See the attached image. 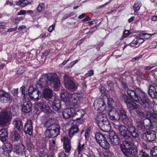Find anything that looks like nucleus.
Segmentation results:
<instances>
[{
    "label": "nucleus",
    "mask_w": 157,
    "mask_h": 157,
    "mask_svg": "<svg viewBox=\"0 0 157 157\" xmlns=\"http://www.w3.org/2000/svg\"><path fill=\"white\" fill-rule=\"evenodd\" d=\"M108 120L106 115L102 113H99L96 117V122L98 125L101 123H103Z\"/></svg>",
    "instance_id": "nucleus-20"
},
{
    "label": "nucleus",
    "mask_w": 157,
    "mask_h": 157,
    "mask_svg": "<svg viewBox=\"0 0 157 157\" xmlns=\"http://www.w3.org/2000/svg\"><path fill=\"white\" fill-rule=\"evenodd\" d=\"M60 132V126L57 124L52 125L46 129L45 132L47 136L50 138L56 137Z\"/></svg>",
    "instance_id": "nucleus-3"
},
{
    "label": "nucleus",
    "mask_w": 157,
    "mask_h": 157,
    "mask_svg": "<svg viewBox=\"0 0 157 157\" xmlns=\"http://www.w3.org/2000/svg\"><path fill=\"white\" fill-rule=\"evenodd\" d=\"M72 94L65 89L61 90L60 93V97L62 100L66 102L70 101L72 97Z\"/></svg>",
    "instance_id": "nucleus-13"
},
{
    "label": "nucleus",
    "mask_w": 157,
    "mask_h": 157,
    "mask_svg": "<svg viewBox=\"0 0 157 157\" xmlns=\"http://www.w3.org/2000/svg\"><path fill=\"white\" fill-rule=\"evenodd\" d=\"M58 157H67V156L64 152H62L59 153Z\"/></svg>",
    "instance_id": "nucleus-64"
},
{
    "label": "nucleus",
    "mask_w": 157,
    "mask_h": 157,
    "mask_svg": "<svg viewBox=\"0 0 157 157\" xmlns=\"http://www.w3.org/2000/svg\"><path fill=\"white\" fill-rule=\"evenodd\" d=\"M79 131V128L77 125H72L70 128L69 132V136L72 137L74 135L77 133Z\"/></svg>",
    "instance_id": "nucleus-31"
},
{
    "label": "nucleus",
    "mask_w": 157,
    "mask_h": 157,
    "mask_svg": "<svg viewBox=\"0 0 157 157\" xmlns=\"http://www.w3.org/2000/svg\"><path fill=\"white\" fill-rule=\"evenodd\" d=\"M44 119L45 120L43 122L44 125L46 127H47L48 128L52 125L56 124H54L55 121V119L53 117H49L48 119L44 117Z\"/></svg>",
    "instance_id": "nucleus-30"
},
{
    "label": "nucleus",
    "mask_w": 157,
    "mask_h": 157,
    "mask_svg": "<svg viewBox=\"0 0 157 157\" xmlns=\"http://www.w3.org/2000/svg\"><path fill=\"white\" fill-rule=\"evenodd\" d=\"M72 101L74 104V106L77 105V104L80 103V101L82 99V96L79 94L75 93L72 95Z\"/></svg>",
    "instance_id": "nucleus-29"
},
{
    "label": "nucleus",
    "mask_w": 157,
    "mask_h": 157,
    "mask_svg": "<svg viewBox=\"0 0 157 157\" xmlns=\"http://www.w3.org/2000/svg\"><path fill=\"white\" fill-rule=\"evenodd\" d=\"M75 109L73 107H68L65 109L62 112L63 117L67 119L70 117H73Z\"/></svg>",
    "instance_id": "nucleus-12"
},
{
    "label": "nucleus",
    "mask_w": 157,
    "mask_h": 157,
    "mask_svg": "<svg viewBox=\"0 0 157 157\" xmlns=\"http://www.w3.org/2000/svg\"><path fill=\"white\" fill-rule=\"evenodd\" d=\"M156 120H155V119H152L151 117V113L150 115V119H144L143 123L144 124V128L146 129H149L151 128L152 127L151 122L154 121L156 122Z\"/></svg>",
    "instance_id": "nucleus-23"
},
{
    "label": "nucleus",
    "mask_w": 157,
    "mask_h": 157,
    "mask_svg": "<svg viewBox=\"0 0 157 157\" xmlns=\"http://www.w3.org/2000/svg\"><path fill=\"white\" fill-rule=\"evenodd\" d=\"M95 138L97 142L99 143L105 139L104 136L100 133H97L95 134Z\"/></svg>",
    "instance_id": "nucleus-45"
},
{
    "label": "nucleus",
    "mask_w": 157,
    "mask_h": 157,
    "mask_svg": "<svg viewBox=\"0 0 157 157\" xmlns=\"http://www.w3.org/2000/svg\"><path fill=\"white\" fill-rule=\"evenodd\" d=\"M15 128L18 131H21L23 129V126L22 120L21 119H16L13 121Z\"/></svg>",
    "instance_id": "nucleus-28"
},
{
    "label": "nucleus",
    "mask_w": 157,
    "mask_h": 157,
    "mask_svg": "<svg viewBox=\"0 0 157 157\" xmlns=\"http://www.w3.org/2000/svg\"><path fill=\"white\" fill-rule=\"evenodd\" d=\"M24 130L25 133L28 134L29 135L32 134L33 128L32 121L31 120H28L27 122L25 123Z\"/></svg>",
    "instance_id": "nucleus-14"
},
{
    "label": "nucleus",
    "mask_w": 157,
    "mask_h": 157,
    "mask_svg": "<svg viewBox=\"0 0 157 157\" xmlns=\"http://www.w3.org/2000/svg\"><path fill=\"white\" fill-rule=\"evenodd\" d=\"M144 41V39H140L139 36H138L135 38L129 44L131 46L137 47Z\"/></svg>",
    "instance_id": "nucleus-22"
},
{
    "label": "nucleus",
    "mask_w": 157,
    "mask_h": 157,
    "mask_svg": "<svg viewBox=\"0 0 157 157\" xmlns=\"http://www.w3.org/2000/svg\"><path fill=\"white\" fill-rule=\"evenodd\" d=\"M37 105L41 111L47 113L49 112L50 108L49 106L45 103L42 101H39Z\"/></svg>",
    "instance_id": "nucleus-18"
},
{
    "label": "nucleus",
    "mask_w": 157,
    "mask_h": 157,
    "mask_svg": "<svg viewBox=\"0 0 157 157\" xmlns=\"http://www.w3.org/2000/svg\"><path fill=\"white\" fill-rule=\"evenodd\" d=\"M120 100L124 102L126 104L129 101H131V99L128 97V96L125 94H122L120 97Z\"/></svg>",
    "instance_id": "nucleus-37"
},
{
    "label": "nucleus",
    "mask_w": 157,
    "mask_h": 157,
    "mask_svg": "<svg viewBox=\"0 0 157 157\" xmlns=\"http://www.w3.org/2000/svg\"><path fill=\"white\" fill-rule=\"evenodd\" d=\"M108 89L111 90H113V85L111 81L108 82Z\"/></svg>",
    "instance_id": "nucleus-56"
},
{
    "label": "nucleus",
    "mask_w": 157,
    "mask_h": 157,
    "mask_svg": "<svg viewBox=\"0 0 157 157\" xmlns=\"http://www.w3.org/2000/svg\"><path fill=\"white\" fill-rule=\"evenodd\" d=\"M109 139L111 143L113 145H117L121 143V140L117 134L113 131L109 133Z\"/></svg>",
    "instance_id": "nucleus-10"
},
{
    "label": "nucleus",
    "mask_w": 157,
    "mask_h": 157,
    "mask_svg": "<svg viewBox=\"0 0 157 157\" xmlns=\"http://www.w3.org/2000/svg\"><path fill=\"white\" fill-rule=\"evenodd\" d=\"M121 84L122 85V87L126 91L128 96L132 99L136 100V99H137V98L135 95H138V94L140 92V89L138 88H136L134 90H132L128 88V86L125 82H123Z\"/></svg>",
    "instance_id": "nucleus-6"
},
{
    "label": "nucleus",
    "mask_w": 157,
    "mask_h": 157,
    "mask_svg": "<svg viewBox=\"0 0 157 157\" xmlns=\"http://www.w3.org/2000/svg\"><path fill=\"white\" fill-rule=\"evenodd\" d=\"M98 126L102 131L105 132H109L111 129L110 124L108 120L101 123Z\"/></svg>",
    "instance_id": "nucleus-19"
},
{
    "label": "nucleus",
    "mask_w": 157,
    "mask_h": 157,
    "mask_svg": "<svg viewBox=\"0 0 157 157\" xmlns=\"http://www.w3.org/2000/svg\"><path fill=\"white\" fill-rule=\"evenodd\" d=\"M25 71L24 68L23 67H21L18 70L17 74L18 75H20L22 74Z\"/></svg>",
    "instance_id": "nucleus-59"
},
{
    "label": "nucleus",
    "mask_w": 157,
    "mask_h": 157,
    "mask_svg": "<svg viewBox=\"0 0 157 157\" xmlns=\"http://www.w3.org/2000/svg\"><path fill=\"white\" fill-rule=\"evenodd\" d=\"M0 98V101L2 103H6L10 102L12 100L10 94L4 91Z\"/></svg>",
    "instance_id": "nucleus-24"
},
{
    "label": "nucleus",
    "mask_w": 157,
    "mask_h": 157,
    "mask_svg": "<svg viewBox=\"0 0 157 157\" xmlns=\"http://www.w3.org/2000/svg\"><path fill=\"white\" fill-rule=\"evenodd\" d=\"M121 135L125 139L131 140L132 139L131 137L128 134L127 127L122 125L119 130Z\"/></svg>",
    "instance_id": "nucleus-15"
},
{
    "label": "nucleus",
    "mask_w": 157,
    "mask_h": 157,
    "mask_svg": "<svg viewBox=\"0 0 157 157\" xmlns=\"http://www.w3.org/2000/svg\"><path fill=\"white\" fill-rule=\"evenodd\" d=\"M99 144L104 149L108 150L109 148V144L105 139L103 140Z\"/></svg>",
    "instance_id": "nucleus-40"
},
{
    "label": "nucleus",
    "mask_w": 157,
    "mask_h": 157,
    "mask_svg": "<svg viewBox=\"0 0 157 157\" xmlns=\"http://www.w3.org/2000/svg\"><path fill=\"white\" fill-rule=\"evenodd\" d=\"M128 157H130V155H131L132 156H135L138 153V149L135 146H132L131 148L128 151Z\"/></svg>",
    "instance_id": "nucleus-38"
},
{
    "label": "nucleus",
    "mask_w": 157,
    "mask_h": 157,
    "mask_svg": "<svg viewBox=\"0 0 157 157\" xmlns=\"http://www.w3.org/2000/svg\"><path fill=\"white\" fill-rule=\"evenodd\" d=\"M26 145L27 147V149L29 151L31 152L32 150L34 149V146L30 141H27L26 143Z\"/></svg>",
    "instance_id": "nucleus-46"
},
{
    "label": "nucleus",
    "mask_w": 157,
    "mask_h": 157,
    "mask_svg": "<svg viewBox=\"0 0 157 157\" xmlns=\"http://www.w3.org/2000/svg\"><path fill=\"white\" fill-rule=\"evenodd\" d=\"M11 109L7 108L0 112V125H5L9 121L12 115Z\"/></svg>",
    "instance_id": "nucleus-5"
},
{
    "label": "nucleus",
    "mask_w": 157,
    "mask_h": 157,
    "mask_svg": "<svg viewBox=\"0 0 157 157\" xmlns=\"http://www.w3.org/2000/svg\"><path fill=\"white\" fill-rule=\"evenodd\" d=\"M139 155L140 157H150L144 150L140 151Z\"/></svg>",
    "instance_id": "nucleus-52"
},
{
    "label": "nucleus",
    "mask_w": 157,
    "mask_h": 157,
    "mask_svg": "<svg viewBox=\"0 0 157 157\" xmlns=\"http://www.w3.org/2000/svg\"><path fill=\"white\" fill-rule=\"evenodd\" d=\"M29 96L33 100L37 101L41 98V93L40 90H36L34 92L29 94Z\"/></svg>",
    "instance_id": "nucleus-21"
},
{
    "label": "nucleus",
    "mask_w": 157,
    "mask_h": 157,
    "mask_svg": "<svg viewBox=\"0 0 157 157\" xmlns=\"http://www.w3.org/2000/svg\"><path fill=\"white\" fill-rule=\"evenodd\" d=\"M140 92L137 95H135L136 97V100L132 99L136 102L140 103L144 107L148 108L150 104L151 101L150 99L147 97V95L140 89Z\"/></svg>",
    "instance_id": "nucleus-2"
},
{
    "label": "nucleus",
    "mask_w": 157,
    "mask_h": 157,
    "mask_svg": "<svg viewBox=\"0 0 157 157\" xmlns=\"http://www.w3.org/2000/svg\"><path fill=\"white\" fill-rule=\"evenodd\" d=\"M50 148L51 149H54L56 147L55 141L53 140H50Z\"/></svg>",
    "instance_id": "nucleus-51"
},
{
    "label": "nucleus",
    "mask_w": 157,
    "mask_h": 157,
    "mask_svg": "<svg viewBox=\"0 0 157 157\" xmlns=\"http://www.w3.org/2000/svg\"><path fill=\"white\" fill-rule=\"evenodd\" d=\"M85 114V111L82 110H79L76 112H74L73 117H75L76 120L80 119L83 117Z\"/></svg>",
    "instance_id": "nucleus-33"
},
{
    "label": "nucleus",
    "mask_w": 157,
    "mask_h": 157,
    "mask_svg": "<svg viewBox=\"0 0 157 157\" xmlns=\"http://www.w3.org/2000/svg\"><path fill=\"white\" fill-rule=\"evenodd\" d=\"M44 8V5L41 3L39 4L37 8V11L39 12L42 11Z\"/></svg>",
    "instance_id": "nucleus-53"
},
{
    "label": "nucleus",
    "mask_w": 157,
    "mask_h": 157,
    "mask_svg": "<svg viewBox=\"0 0 157 157\" xmlns=\"http://www.w3.org/2000/svg\"><path fill=\"white\" fill-rule=\"evenodd\" d=\"M63 82L66 88L69 90L74 91L77 88V84L74 82L73 78L67 75L63 76Z\"/></svg>",
    "instance_id": "nucleus-4"
},
{
    "label": "nucleus",
    "mask_w": 157,
    "mask_h": 157,
    "mask_svg": "<svg viewBox=\"0 0 157 157\" xmlns=\"http://www.w3.org/2000/svg\"><path fill=\"white\" fill-rule=\"evenodd\" d=\"M109 114L110 116V118L111 120L117 121L120 119V116L118 112L114 109L111 110L109 112Z\"/></svg>",
    "instance_id": "nucleus-27"
},
{
    "label": "nucleus",
    "mask_w": 157,
    "mask_h": 157,
    "mask_svg": "<svg viewBox=\"0 0 157 157\" xmlns=\"http://www.w3.org/2000/svg\"><path fill=\"white\" fill-rule=\"evenodd\" d=\"M113 126V127L116 129H117L119 130L120 128V126L121 125H122V124H116L114 123H113L112 124Z\"/></svg>",
    "instance_id": "nucleus-62"
},
{
    "label": "nucleus",
    "mask_w": 157,
    "mask_h": 157,
    "mask_svg": "<svg viewBox=\"0 0 157 157\" xmlns=\"http://www.w3.org/2000/svg\"><path fill=\"white\" fill-rule=\"evenodd\" d=\"M136 112L137 114H138L141 117H144V113L141 110H136Z\"/></svg>",
    "instance_id": "nucleus-58"
},
{
    "label": "nucleus",
    "mask_w": 157,
    "mask_h": 157,
    "mask_svg": "<svg viewBox=\"0 0 157 157\" xmlns=\"http://www.w3.org/2000/svg\"><path fill=\"white\" fill-rule=\"evenodd\" d=\"M48 103L51 105L53 110L56 111H59L61 108V102L58 98H55L53 102L49 101Z\"/></svg>",
    "instance_id": "nucleus-11"
},
{
    "label": "nucleus",
    "mask_w": 157,
    "mask_h": 157,
    "mask_svg": "<svg viewBox=\"0 0 157 157\" xmlns=\"http://www.w3.org/2000/svg\"><path fill=\"white\" fill-rule=\"evenodd\" d=\"M120 113L122 122L124 124H126L128 121V119L125 112L124 110L121 109L120 110Z\"/></svg>",
    "instance_id": "nucleus-34"
},
{
    "label": "nucleus",
    "mask_w": 157,
    "mask_h": 157,
    "mask_svg": "<svg viewBox=\"0 0 157 157\" xmlns=\"http://www.w3.org/2000/svg\"><path fill=\"white\" fill-rule=\"evenodd\" d=\"M136 127L139 130H141L144 128L143 122L137 121L136 123Z\"/></svg>",
    "instance_id": "nucleus-49"
},
{
    "label": "nucleus",
    "mask_w": 157,
    "mask_h": 157,
    "mask_svg": "<svg viewBox=\"0 0 157 157\" xmlns=\"http://www.w3.org/2000/svg\"><path fill=\"white\" fill-rule=\"evenodd\" d=\"M149 94L151 98L157 99V92H153L152 93Z\"/></svg>",
    "instance_id": "nucleus-57"
},
{
    "label": "nucleus",
    "mask_w": 157,
    "mask_h": 157,
    "mask_svg": "<svg viewBox=\"0 0 157 157\" xmlns=\"http://www.w3.org/2000/svg\"><path fill=\"white\" fill-rule=\"evenodd\" d=\"M39 157H49L47 155L46 152L44 151H40L39 153Z\"/></svg>",
    "instance_id": "nucleus-54"
},
{
    "label": "nucleus",
    "mask_w": 157,
    "mask_h": 157,
    "mask_svg": "<svg viewBox=\"0 0 157 157\" xmlns=\"http://www.w3.org/2000/svg\"><path fill=\"white\" fill-rule=\"evenodd\" d=\"M63 141V148L66 152L68 153L71 150V146L70 141L66 137H64L61 139Z\"/></svg>",
    "instance_id": "nucleus-16"
},
{
    "label": "nucleus",
    "mask_w": 157,
    "mask_h": 157,
    "mask_svg": "<svg viewBox=\"0 0 157 157\" xmlns=\"http://www.w3.org/2000/svg\"><path fill=\"white\" fill-rule=\"evenodd\" d=\"M153 110L154 113H151V117L152 119H157V104H155L153 106Z\"/></svg>",
    "instance_id": "nucleus-42"
},
{
    "label": "nucleus",
    "mask_w": 157,
    "mask_h": 157,
    "mask_svg": "<svg viewBox=\"0 0 157 157\" xmlns=\"http://www.w3.org/2000/svg\"><path fill=\"white\" fill-rule=\"evenodd\" d=\"M8 134L7 130L4 129L0 131V139L2 142L6 141L8 138Z\"/></svg>",
    "instance_id": "nucleus-32"
},
{
    "label": "nucleus",
    "mask_w": 157,
    "mask_h": 157,
    "mask_svg": "<svg viewBox=\"0 0 157 157\" xmlns=\"http://www.w3.org/2000/svg\"><path fill=\"white\" fill-rule=\"evenodd\" d=\"M29 3L27 0H19L16 2V4L18 6H21V7H24L26 6Z\"/></svg>",
    "instance_id": "nucleus-43"
},
{
    "label": "nucleus",
    "mask_w": 157,
    "mask_h": 157,
    "mask_svg": "<svg viewBox=\"0 0 157 157\" xmlns=\"http://www.w3.org/2000/svg\"><path fill=\"white\" fill-rule=\"evenodd\" d=\"M108 104L109 105L111 106L112 105L114 101L113 99L111 97H109L108 98Z\"/></svg>",
    "instance_id": "nucleus-55"
},
{
    "label": "nucleus",
    "mask_w": 157,
    "mask_h": 157,
    "mask_svg": "<svg viewBox=\"0 0 157 157\" xmlns=\"http://www.w3.org/2000/svg\"><path fill=\"white\" fill-rule=\"evenodd\" d=\"M22 110L25 113H29L32 110V106L29 101L23 100V104L21 105Z\"/></svg>",
    "instance_id": "nucleus-17"
},
{
    "label": "nucleus",
    "mask_w": 157,
    "mask_h": 157,
    "mask_svg": "<svg viewBox=\"0 0 157 157\" xmlns=\"http://www.w3.org/2000/svg\"><path fill=\"white\" fill-rule=\"evenodd\" d=\"M21 91L22 94L23 95V97L25 98V87L24 86H22L20 89Z\"/></svg>",
    "instance_id": "nucleus-63"
},
{
    "label": "nucleus",
    "mask_w": 157,
    "mask_h": 157,
    "mask_svg": "<svg viewBox=\"0 0 157 157\" xmlns=\"http://www.w3.org/2000/svg\"><path fill=\"white\" fill-rule=\"evenodd\" d=\"M94 105H96L97 107L101 110H103L106 107V105L102 99L96 100L94 103Z\"/></svg>",
    "instance_id": "nucleus-26"
},
{
    "label": "nucleus",
    "mask_w": 157,
    "mask_h": 157,
    "mask_svg": "<svg viewBox=\"0 0 157 157\" xmlns=\"http://www.w3.org/2000/svg\"><path fill=\"white\" fill-rule=\"evenodd\" d=\"M37 90V89H34L33 88V86H30L29 89L28 91H29V94L32 93L33 92H34V91L36 90Z\"/></svg>",
    "instance_id": "nucleus-60"
},
{
    "label": "nucleus",
    "mask_w": 157,
    "mask_h": 157,
    "mask_svg": "<svg viewBox=\"0 0 157 157\" xmlns=\"http://www.w3.org/2000/svg\"><path fill=\"white\" fill-rule=\"evenodd\" d=\"M142 4L140 2H137L134 4L133 6V9L134 10L135 14H137Z\"/></svg>",
    "instance_id": "nucleus-44"
},
{
    "label": "nucleus",
    "mask_w": 157,
    "mask_h": 157,
    "mask_svg": "<svg viewBox=\"0 0 157 157\" xmlns=\"http://www.w3.org/2000/svg\"><path fill=\"white\" fill-rule=\"evenodd\" d=\"M153 34H151L148 33H142L139 35V37L140 39H148L150 38Z\"/></svg>",
    "instance_id": "nucleus-48"
},
{
    "label": "nucleus",
    "mask_w": 157,
    "mask_h": 157,
    "mask_svg": "<svg viewBox=\"0 0 157 157\" xmlns=\"http://www.w3.org/2000/svg\"><path fill=\"white\" fill-rule=\"evenodd\" d=\"M157 92V82L154 83L149 86V94L153 92Z\"/></svg>",
    "instance_id": "nucleus-41"
},
{
    "label": "nucleus",
    "mask_w": 157,
    "mask_h": 157,
    "mask_svg": "<svg viewBox=\"0 0 157 157\" xmlns=\"http://www.w3.org/2000/svg\"><path fill=\"white\" fill-rule=\"evenodd\" d=\"M128 108L130 110L136 109H137L138 107V105L133 101L131 100L126 104Z\"/></svg>",
    "instance_id": "nucleus-39"
},
{
    "label": "nucleus",
    "mask_w": 157,
    "mask_h": 157,
    "mask_svg": "<svg viewBox=\"0 0 157 157\" xmlns=\"http://www.w3.org/2000/svg\"><path fill=\"white\" fill-rule=\"evenodd\" d=\"M133 146V144L130 141L125 140L123 142L121 145V148L125 157H128V151Z\"/></svg>",
    "instance_id": "nucleus-8"
},
{
    "label": "nucleus",
    "mask_w": 157,
    "mask_h": 157,
    "mask_svg": "<svg viewBox=\"0 0 157 157\" xmlns=\"http://www.w3.org/2000/svg\"><path fill=\"white\" fill-rule=\"evenodd\" d=\"M25 146L22 144H17L14 145V149L18 154L22 153L25 151Z\"/></svg>",
    "instance_id": "nucleus-35"
},
{
    "label": "nucleus",
    "mask_w": 157,
    "mask_h": 157,
    "mask_svg": "<svg viewBox=\"0 0 157 157\" xmlns=\"http://www.w3.org/2000/svg\"><path fill=\"white\" fill-rule=\"evenodd\" d=\"M155 132L152 130L146 131L141 134V137L145 140L152 141L155 140L156 137Z\"/></svg>",
    "instance_id": "nucleus-9"
},
{
    "label": "nucleus",
    "mask_w": 157,
    "mask_h": 157,
    "mask_svg": "<svg viewBox=\"0 0 157 157\" xmlns=\"http://www.w3.org/2000/svg\"><path fill=\"white\" fill-rule=\"evenodd\" d=\"M43 97L47 100L51 98L53 96L52 90L50 88H45L43 92Z\"/></svg>",
    "instance_id": "nucleus-25"
},
{
    "label": "nucleus",
    "mask_w": 157,
    "mask_h": 157,
    "mask_svg": "<svg viewBox=\"0 0 157 157\" xmlns=\"http://www.w3.org/2000/svg\"><path fill=\"white\" fill-rule=\"evenodd\" d=\"M126 124L128 134L133 138H138L139 134L135 127L130 122Z\"/></svg>",
    "instance_id": "nucleus-7"
},
{
    "label": "nucleus",
    "mask_w": 157,
    "mask_h": 157,
    "mask_svg": "<svg viewBox=\"0 0 157 157\" xmlns=\"http://www.w3.org/2000/svg\"><path fill=\"white\" fill-rule=\"evenodd\" d=\"M20 135L15 130L11 133V138L14 141H18L20 139Z\"/></svg>",
    "instance_id": "nucleus-36"
},
{
    "label": "nucleus",
    "mask_w": 157,
    "mask_h": 157,
    "mask_svg": "<svg viewBox=\"0 0 157 157\" xmlns=\"http://www.w3.org/2000/svg\"><path fill=\"white\" fill-rule=\"evenodd\" d=\"M23 18L21 17H16L15 19L14 22L16 24H18L20 21Z\"/></svg>",
    "instance_id": "nucleus-61"
},
{
    "label": "nucleus",
    "mask_w": 157,
    "mask_h": 157,
    "mask_svg": "<svg viewBox=\"0 0 157 157\" xmlns=\"http://www.w3.org/2000/svg\"><path fill=\"white\" fill-rule=\"evenodd\" d=\"M150 154L152 157H157V147L152 148L151 150Z\"/></svg>",
    "instance_id": "nucleus-47"
},
{
    "label": "nucleus",
    "mask_w": 157,
    "mask_h": 157,
    "mask_svg": "<svg viewBox=\"0 0 157 157\" xmlns=\"http://www.w3.org/2000/svg\"><path fill=\"white\" fill-rule=\"evenodd\" d=\"M41 88L45 87L51 85L55 88H57L60 85V81L56 74L48 73L42 75L38 83Z\"/></svg>",
    "instance_id": "nucleus-1"
},
{
    "label": "nucleus",
    "mask_w": 157,
    "mask_h": 157,
    "mask_svg": "<svg viewBox=\"0 0 157 157\" xmlns=\"http://www.w3.org/2000/svg\"><path fill=\"white\" fill-rule=\"evenodd\" d=\"M85 145L84 144H81L80 142H78L77 150L78 154H79L81 151H82L84 148Z\"/></svg>",
    "instance_id": "nucleus-50"
}]
</instances>
